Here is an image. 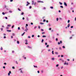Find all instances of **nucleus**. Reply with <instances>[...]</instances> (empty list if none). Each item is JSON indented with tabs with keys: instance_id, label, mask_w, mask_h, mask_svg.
I'll return each mask as SVG.
<instances>
[{
	"instance_id": "obj_23",
	"label": "nucleus",
	"mask_w": 76,
	"mask_h": 76,
	"mask_svg": "<svg viewBox=\"0 0 76 76\" xmlns=\"http://www.w3.org/2000/svg\"><path fill=\"white\" fill-rule=\"evenodd\" d=\"M27 3L28 4H30V3H29V2H28V1H27Z\"/></svg>"
},
{
	"instance_id": "obj_21",
	"label": "nucleus",
	"mask_w": 76,
	"mask_h": 76,
	"mask_svg": "<svg viewBox=\"0 0 76 76\" xmlns=\"http://www.w3.org/2000/svg\"><path fill=\"white\" fill-rule=\"evenodd\" d=\"M17 44H19V41H18L17 42Z\"/></svg>"
},
{
	"instance_id": "obj_32",
	"label": "nucleus",
	"mask_w": 76,
	"mask_h": 76,
	"mask_svg": "<svg viewBox=\"0 0 76 76\" xmlns=\"http://www.w3.org/2000/svg\"><path fill=\"white\" fill-rule=\"evenodd\" d=\"M37 28V27L36 26H35L34 27V29H36V28Z\"/></svg>"
},
{
	"instance_id": "obj_57",
	"label": "nucleus",
	"mask_w": 76,
	"mask_h": 76,
	"mask_svg": "<svg viewBox=\"0 0 76 76\" xmlns=\"http://www.w3.org/2000/svg\"><path fill=\"white\" fill-rule=\"evenodd\" d=\"M10 1H11V2L13 1V0H10Z\"/></svg>"
},
{
	"instance_id": "obj_38",
	"label": "nucleus",
	"mask_w": 76,
	"mask_h": 76,
	"mask_svg": "<svg viewBox=\"0 0 76 76\" xmlns=\"http://www.w3.org/2000/svg\"><path fill=\"white\" fill-rule=\"evenodd\" d=\"M45 45H47V43L45 42Z\"/></svg>"
},
{
	"instance_id": "obj_31",
	"label": "nucleus",
	"mask_w": 76,
	"mask_h": 76,
	"mask_svg": "<svg viewBox=\"0 0 76 76\" xmlns=\"http://www.w3.org/2000/svg\"><path fill=\"white\" fill-rule=\"evenodd\" d=\"M14 28V25L12 26V28Z\"/></svg>"
},
{
	"instance_id": "obj_54",
	"label": "nucleus",
	"mask_w": 76,
	"mask_h": 76,
	"mask_svg": "<svg viewBox=\"0 0 76 76\" xmlns=\"http://www.w3.org/2000/svg\"><path fill=\"white\" fill-rule=\"evenodd\" d=\"M41 30L42 31H44V29H41Z\"/></svg>"
},
{
	"instance_id": "obj_64",
	"label": "nucleus",
	"mask_w": 76,
	"mask_h": 76,
	"mask_svg": "<svg viewBox=\"0 0 76 76\" xmlns=\"http://www.w3.org/2000/svg\"><path fill=\"white\" fill-rule=\"evenodd\" d=\"M31 25H33V23H31Z\"/></svg>"
},
{
	"instance_id": "obj_43",
	"label": "nucleus",
	"mask_w": 76,
	"mask_h": 76,
	"mask_svg": "<svg viewBox=\"0 0 76 76\" xmlns=\"http://www.w3.org/2000/svg\"><path fill=\"white\" fill-rule=\"evenodd\" d=\"M29 8L30 9H31V8H32V6H30Z\"/></svg>"
},
{
	"instance_id": "obj_46",
	"label": "nucleus",
	"mask_w": 76,
	"mask_h": 76,
	"mask_svg": "<svg viewBox=\"0 0 76 76\" xmlns=\"http://www.w3.org/2000/svg\"><path fill=\"white\" fill-rule=\"evenodd\" d=\"M37 73H39V71H37Z\"/></svg>"
},
{
	"instance_id": "obj_63",
	"label": "nucleus",
	"mask_w": 76,
	"mask_h": 76,
	"mask_svg": "<svg viewBox=\"0 0 76 76\" xmlns=\"http://www.w3.org/2000/svg\"><path fill=\"white\" fill-rule=\"evenodd\" d=\"M43 22H45V19L44 20Z\"/></svg>"
},
{
	"instance_id": "obj_39",
	"label": "nucleus",
	"mask_w": 76,
	"mask_h": 76,
	"mask_svg": "<svg viewBox=\"0 0 76 76\" xmlns=\"http://www.w3.org/2000/svg\"><path fill=\"white\" fill-rule=\"evenodd\" d=\"M28 38H31V37H30V36H28Z\"/></svg>"
},
{
	"instance_id": "obj_4",
	"label": "nucleus",
	"mask_w": 76,
	"mask_h": 76,
	"mask_svg": "<svg viewBox=\"0 0 76 76\" xmlns=\"http://www.w3.org/2000/svg\"><path fill=\"white\" fill-rule=\"evenodd\" d=\"M64 64L65 65V64H66V65H68V63H66V61H65V63H64Z\"/></svg>"
},
{
	"instance_id": "obj_53",
	"label": "nucleus",
	"mask_w": 76,
	"mask_h": 76,
	"mask_svg": "<svg viewBox=\"0 0 76 76\" xmlns=\"http://www.w3.org/2000/svg\"><path fill=\"white\" fill-rule=\"evenodd\" d=\"M5 66H3V69H5Z\"/></svg>"
},
{
	"instance_id": "obj_41",
	"label": "nucleus",
	"mask_w": 76,
	"mask_h": 76,
	"mask_svg": "<svg viewBox=\"0 0 76 76\" xmlns=\"http://www.w3.org/2000/svg\"><path fill=\"white\" fill-rule=\"evenodd\" d=\"M32 37H34V35H32Z\"/></svg>"
},
{
	"instance_id": "obj_27",
	"label": "nucleus",
	"mask_w": 76,
	"mask_h": 76,
	"mask_svg": "<svg viewBox=\"0 0 76 76\" xmlns=\"http://www.w3.org/2000/svg\"><path fill=\"white\" fill-rule=\"evenodd\" d=\"M52 53L53 54H54V51H52Z\"/></svg>"
},
{
	"instance_id": "obj_19",
	"label": "nucleus",
	"mask_w": 76,
	"mask_h": 76,
	"mask_svg": "<svg viewBox=\"0 0 76 76\" xmlns=\"http://www.w3.org/2000/svg\"><path fill=\"white\" fill-rule=\"evenodd\" d=\"M12 34L13 36H15V34L14 33H12Z\"/></svg>"
},
{
	"instance_id": "obj_3",
	"label": "nucleus",
	"mask_w": 76,
	"mask_h": 76,
	"mask_svg": "<svg viewBox=\"0 0 76 76\" xmlns=\"http://www.w3.org/2000/svg\"><path fill=\"white\" fill-rule=\"evenodd\" d=\"M64 6H67V4L66 2H64Z\"/></svg>"
},
{
	"instance_id": "obj_25",
	"label": "nucleus",
	"mask_w": 76,
	"mask_h": 76,
	"mask_svg": "<svg viewBox=\"0 0 76 76\" xmlns=\"http://www.w3.org/2000/svg\"><path fill=\"white\" fill-rule=\"evenodd\" d=\"M58 66H59V65L58 64L56 65V67H58Z\"/></svg>"
},
{
	"instance_id": "obj_56",
	"label": "nucleus",
	"mask_w": 76,
	"mask_h": 76,
	"mask_svg": "<svg viewBox=\"0 0 76 76\" xmlns=\"http://www.w3.org/2000/svg\"><path fill=\"white\" fill-rule=\"evenodd\" d=\"M9 73H10V74H11V71H10Z\"/></svg>"
},
{
	"instance_id": "obj_33",
	"label": "nucleus",
	"mask_w": 76,
	"mask_h": 76,
	"mask_svg": "<svg viewBox=\"0 0 76 76\" xmlns=\"http://www.w3.org/2000/svg\"><path fill=\"white\" fill-rule=\"evenodd\" d=\"M56 20H57V21H58V18H56Z\"/></svg>"
},
{
	"instance_id": "obj_59",
	"label": "nucleus",
	"mask_w": 76,
	"mask_h": 76,
	"mask_svg": "<svg viewBox=\"0 0 76 76\" xmlns=\"http://www.w3.org/2000/svg\"><path fill=\"white\" fill-rule=\"evenodd\" d=\"M49 30H51V28H49Z\"/></svg>"
},
{
	"instance_id": "obj_5",
	"label": "nucleus",
	"mask_w": 76,
	"mask_h": 76,
	"mask_svg": "<svg viewBox=\"0 0 76 76\" xmlns=\"http://www.w3.org/2000/svg\"><path fill=\"white\" fill-rule=\"evenodd\" d=\"M20 15H24V13L23 12H22Z\"/></svg>"
},
{
	"instance_id": "obj_11",
	"label": "nucleus",
	"mask_w": 76,
	"mask_h": 76,
	"mask_svg": "<svg viewBox=\"0 0 76 76\" xmlns=\"http://www.w3.org/2000/svg\"><path fill=\"white\" fill-rule=\"evenodd\" d=\"M28 28H27L26 29H25V31H26V32H27V31H28Z\"/></svg>"
},
{
	"instance_id": "obj_58",
	"label": "nucleus",
	"mask_w": 76,
	"mask_h": 76,
	"mask_svg": "<svg viewBox=\"0 0 76 76\" xmlns=\"http://www.w3.org/2000/svg\"><path fill=\"white\" fill-rule=\"evenodd\" d=\"M5 19H7V17H5Z\"/></svg>"
},
{
	"instance_id": "obj_51",
	"label": "nucleus",
	"mask_w": 76,
	"mask_h": 76,
	"mask_svg": "<svg viewBox=\"0 0 76 76\" xmlns=\"http://www.w3.org/2000/svg\"><path fill=\"white\" fill-rule=\"evenodd\" d=\"M73 28V26H71V28Z\"/></svg>"
},
{
	"instance_id": "obj_9",
	"label": "nucleus",
	"mask_w": 76,
	"mask_h": 76,
	"mask_svg": "<svg viewBox=\"0 0 76 76\" xmlns=\"http://www.w3.org/2000/svg\"><path fill=\"white\" fill-rule=\"evenodd\" d=\"M28 48L31 49V47L28 46Z\"/></svg>"
},
{
	"instance_id": "obj_1",
	"label": "nucleus",
	"mask_w": 76,
	"mask_h": 76,
	"mask_svg": "<svg viewBox=\"0 0 76 76\" xmlns=\"http://www.w3.org/2000/svg\"><path fill=\"white\" fill-rule=\"evenodd\" d=\"M32 4L34 5V6H35L36 5V2H34V1H32Z\"/></svg>"
},
{
	"instance_id": "obj_7",
	"label": "nucleus",
	"mask_w": 76,
	"mask_h": 76,
	"mask_svg": "<svg viewBox=\"0 0 76 76\" xmlns=\"http://www.w3.org/2000/svg\"><path fill=\"white\" fill-rule=\"evenodd\" d=\"M25 34V32H24L23 34H22V36H23L24 34Z\"/></svg>"
},
{
	"instance_id": "obj_47",
	"label": "nucleus",
	"mask_w": 76,
	"mask_h": 76,
	"mask_svg": "<svg viewBox=\"0 0 76 76\" xmlns=\"http://www.w3.org/2000/svg\"><path fill=\"white\" fill-rule=\"evenodd\" d=\"M3 28H1V31H3Z\"/></svg>"
},
{
	"instance_id": "obj_16",
	"label": "nucleus",
	"mask_w": 76,
	"mask_h": 76,
	"mask_svg": "<svg viewBox=\"0 0 76 76\" xmlns=\"http://www.w3.org/2000/svg\"><path fill=\"white\" fill-rule=\"evenodd\" d=\"M34 67H36L37 68V67H37V66H35V65H34Z\"/></svg>"
},
{
	"instance_id": "obj_37",
	"label": "nucleus",
	"mask_w": 76,
	"mask_h": 76,
	"mask_svg": "<svg viewBox=\"0 0 76 76\" xmlns=\"http://www.w3.org/2000/svg\"><path fill=\"white\" fill-rule=\"evenodd\" d=\"M18 30H20V27H18Z\"/></svg>"
},
{
	"instance_id": "obj_29",
	"label": "nucleus",
	"mask_w": 76,
	"mask_h": 76,
	"mask_svg": "<svg viewBox=\"0 0 76 76\" xmlns=\"http://www.w3.org/2000/svg\"><path fill=\"white\" fill-rule=\"evenodd\" d=\"M50 8H51V9H53V7H50Z\"/></svg>"
},
{
	"instance_id": "obj_36",
	"label": "nucleus",
	"mask_w": 76,
	"mask_h": 76,
	"mask_svg": "<svg viewBox=\"0 0 76 76\" xmlns=\"http://www.w3.org/2000/svg\"><path fill=\"white\" fill-rule=\"evenodd\" d=\"M58 45H60V42H58Z\"/></svg>"
},
{
	"instance_id": "obj_28",
	"label": "nucleus",
	"mask_w": 76,
	"mask_h": 76,
	"mask_svg": "<svg viewBox=\"0 0 76 76\" xmlns=\"http://www.w3.org/2000/svg\"><path fill=\"white\" fill-rule=\"evenodd\" d=\"M55 53L56 54H58V52H55Z\"/></svg>"
},
{
	"instance_id": "obj_60",
	"label": "nucleus",
	"mask_w": 76,
	"mask_h": 76,
	"mask_svg": "<svg viewBox=\"0 0 76 76\" xmlns=\"http://www.w3.org/2000/svg\"><path fill=\"white\" fill-rule=\"evenodd\" d=\"M12 69H15V67L13 66V67H12Z\"/></svg>"
},
{
	"instance_id": "obj_22",
	"label": "nucleus",
	"mask_w": 76,
	"mask_h": 76,
	"mask_svg": "<svg viewBox=\"0 0 76 76\" xmlns=\"http://www.w3.org/2000/svg\"><path fill=\"white\" fill-rule=\"evenodd\" d=\"M9 12H10V13H12V11H9Z\"/></svg>"
},
{
	"instance_id": "obj_40",
	"label": "nucleus",
	"mask_w": 76,
	"mask_h": 76,
	"mask_svg": "<svg viewBox=\"0 0 76 76\" xmlns=\"http://www.w3.org/2000/svg\"><path fill=\"white\" fill-rule=\"evenodd\" d=\"M52 60H54V58H52Z\"/></svg>"
},
{
	"instance_id": "obj_35",
	"label": "nucleus",
	"mask_w": 76,
	"mask_h": 76,
	"mask_svg": "<svg viewBox=\"0 0 76 76\" xmlns=\"http://www.w3.org/2000/svg\"><path fill=\"white\" fill-rule=\"evenodd\" d=\"M72 37H70V38H69V39H72Z\"/></svg>"
},
{
	"instance_id": "obj_61",
	"label": "nucleus",
	"mask_w": 76,
	"mask_h": 76,
	"mask_svg": "<svg viewBox=\"0 0 76 76\" xmlns=\"http://www.w3.org/2000/svg\"><path fill=\"white\" fill-rule=\"evenodd\" d=\"M46 9V8L45 7H44L43 8V9Z\"/></svg>"
},
{
	"instance_id": "obj_48",
	"label": "nucleus",
	"mask_w": 76,
	"mask_h": 76,
	"mask_svg": "<svg viewBox=\"0 0 76 76\" xmlns=\"http://www.w3.org/2000/svg\"><path fill=\"white\" fill-rule=\"evenodd\" d=\"M25 41H26V42H28V40L27 39Z\"/></svg>"
},
{
	"instance_id": "obj_50",
	"label": "nucleus",
	"mask_w": 76,
	"mask_h": 76,
	"mask_svg": "<svg viewBox=\"0 0 76 76\" xmlns=\"http://www.w3.org/2000/svg\"><path fill=\"white\" fill-rule=\"evenodd\" d=\"M10 73H8V76H10Z\"/></svg>"
},
{
	"instance_id": "obj_17",
	"label": "nucleus",
	"mask_w": 76,
	"mask_h": 76,
	"mask_svg": "<svg viewBox=\"0 0 76 76\" xmlns=\"http://www.w3.org/2000/svg\"><path fill=\"white\" fill-rule=\"evenodd\" d=\"M44 42V39H42V42Z\"/></svg>"
},
{
	"instance_id": "obj_14",
	"label": "nucleus",
	"mask_w": 76,
	"mask_h": 76,
	"mask_svg": "<svg viewBox=\"0 0 76 76\" xmlns=\"http://www.w3.org/2000/svg\"><path fill=\"white\" fill-rule=\"evenodd\" d=\"M2 13L3 15H5V13H4V12H3Z\"/></svg>"
},
{
	"instance_id": "obj_18",
	"label": "nucleus",
	"mask_w": 76,
	"mask_h": 76,
	"mask_svg": "<svg viewBox=\"0 0 76 76\" xmlns=\"http://www.w3.org/2000/svg\"><path fill=\"white\" fill-rule=\"evenodd\" d=\"M40 24H41L42 25H43V24H44V23H40Z\"/></svg>"
},
{
	"instance_id": "obj_20",
	"label": "nucleus",
	"mask_w": 76,
	"mask_h": 76,
	"mask_svg": "<svg viewBox=\"0 0 76 76\" xmlns=\"http://www.w3.org/2000/svg\"><path fill=\"white\" fill-rule=\"evenodd\" d=\"M62 41L61 40L60 41V43L61 44L62 43Z\"/></svg>"
},
{
	"instance_id": "obj_42",
	"label": "nucleus",
	"mask_w": 76,
	"mask_h": 76,
	"mask_svg": "<svg viewBox=\"0 0 76 76\" xmlns=\"http://www.w3.org/2000/svg\"><path fill=\"white\" fill-rule=\"evenodd\" d=\"M6 28L7 29H9V27H7Z\"/></svg>"
},
{
	"instance_id": "obj_30",
	"label": "nucleus",
	"mask_w": 76,
	"mask_h": 76,
	"mask_svg": "<svg viewBox=\"0 0 76 76\" xmlns=\"http://www.w3.org/2000/svg\"><path fill=\"white\" fill-rule=\"evenodd\" d=\"M69 22H70V20H68V23H69Z\"/></svg>"
},
{
	"instance_id": "obj_45",
	"label": "nucleus",
	"mask_w": 76,
	"mask_h": 76,
	"mask_svg": "<svg viewBox=\"0 0 76 76\" xmlns=\"http://www.w3.org/2000/svg\"><path fill=\"white\" fill-rule=\"evenodd\" d=\"M60 7H61V8H63V6H61Z\"/></svg>"
},
{
	"instance_id": "obj_49",
	"label": "nucleus",
	"mask_w": 76,
	"mask_h": 76,
	"mask_svg": "<svg viewBox=\"0 0 76 76\" xmlns=\"http://www.w3.org/2000/svg\"><path fill=\"white\" fill-rule=\"evenodd\" d=\"M26 26H28V25L27 24H26Z\"/></svg>"
},
{
	"instance_id": "obj_55",
	"label": "nucleus",
	"mask_w": 76,
	"mask_h": 76,
	"mask_svg": "<svg viewBox=\"0 0 76 76\" xmlns=\"http://www.w3.org/2000/svg\"><path fill=\"white\" fill-rule=\"evenodd\" d=\"M28 44V43L27 42H26L25 43V44H26V45H27V44Z\"/></svg>"
},
{
	"instance_id": "obj_24",
	"label": "nucleus",
	"mask_w": 76,
	"mask_h": 76,
	"mask_svg": "<svg viewBox=\"0 0 76 76\" xmlns=\"http://www.w3.org/2000/svg\"><path fill=\"white\" fill-rule=\"evenodd\" d=\"M8 26H11V25H7Z\"/></svg>"
},
{
	"instance_id": "obj_62",
	"label": "nucleus",
	"mask_w": 76,
	"mask_h": 76,
	"mask_svg": "<svg viewBox=\"0 0 76 76\" xmlns=\"http://www.w3.org/2000/svg\"><path fill=\"white\" fill-rule=\"evenodd\" d=\"M4 64H5V65H6V63H4Z\"/></svg>"
},
{
	"instance_id": "obj_15",
	"label": "nucleus",
	"mask_w": 76,
	"mask_h": 76,
	"mask_svg": "<svg viewBox=\"0 0 76 76\" xmlns=\"http://www.w3.org/2000/svg\"><path fill=\"white\" fill-rule=\"evenodd\" d=\"M49 47V45H47V46H46V47H47V48H48V47Z\"/></svg>"
},
{
	"instance_id": "obj_10",
	"label": "nucleus",
	"mask_w": 76,
	"mask_h": 76,
	"mask_svg": "<svg viewBox=\"0 0 76 76\" xmlns=\"http://www.w3.org/2000/svg\"><path fill=\"white\" fill-rule=\"evenodd\" d=\"M7 32H11V30H7Z\"/></svg>"
},
{
	"instance_id": "obj_12",
	"label": "nucleus",
	"mask_w": 76,
	"mask_h": 76,
	"mask_svg": "<svg viewBox=\"0 0 76 76\" xmlns=\"http://www.w3.org/2000/svg\"><path fill=\"white\" fill-rule=\"evenodd\" d=\"M42 37H43V38H44V37H46V36H44V35H43L42 36Z\"/></svg>"
},
{
	"instance_id": "obj_44",
	"label": "nucleus",
	"mask_w": 76,
	"mask_h": 76,
	"mask_svg": "<svg viewBox=\"0 0 76 76\" xmlns=\"http://www.w3.org/2000/svg\"><path fill=\"white\" fill-rule=\"evenodd\" d=\"M63 48H65V46H63Z\"/></svg>"
},
{
	"instance_id": "obj_26",
	"label": "nucleus",
	"mask_w": 76,
	"mask_h": 76,
	"mask_svg": "<svg viewBox=\"0 0 76 76\" xmlns=\"http://www.w3.org/2000/svg\"><path fill=\"white\" fill-rule=\"evenodd\" d=\"M42 34H45V32H43L42 33Z\"/></svg>"
},
{
	"instance_id": "obj_8",
	"label": "nucleus",
	"mask_w": 76,
	"mask_h": 76,
	"mask_svg": "<svg viewBox=\"0 0 76 76\" xmlns=\"http://www.w3.org/2000/svg\"><path fill=\"white\" fill-rule=\"evenodd\" d=\"M59 3H60V4H61V5H62V4H63V3H62L59 2Z\"/></svg>"
},
{
	"instance_id": "obj_34",
	"label": "nucleus",
	"mask_w": 76,
	"mask_h": 76,
	"mask_svg": "<svg viewBox=\"0 0 76 76\" xmlns=\"http://www.w3.org/2000/svg\"><path fill=\"white\" fill-rule=\"evenodd\" d=\"M56 41H58V39L57 38H56Z\"/></svg>"
},
{
	"instance_id": "obj_52",
	"label": "nucleus",
	"mask_w": 76,
	"mask_h": 76,
	"mask_svg": "<svg viewBox=\"0 0 76 76\" xmlns=\"http://www.w3.org/2000/svg\"><path fill=\"white\" fill-rule=\"evenodd\" d=\"M59 50H61V47H59Z\"/></svg>"
},
{
	"instance_id": "obj_13",
	"label": "nucleus",
	"mask_w": 76,
	"mask_h": 76,
	"mask_svg": "<svg viewBox=\"0 0 76 76\" xmlns=\"http://www.w3.org/2000/svg\"><path fill=\"white\" fill-rule=\"evenodd\" d=\"M18 10L19 11H21V10L19 8H18Z\"/></svg>"
},
{
	"instance_id": "obj_2",
	"label": "nucleus",
	"mask_w": 76,
	"mask_h": 76,
	"mask_svg": "<svg viewBox=\"0 0 76 76\" xmlns=\"http://www.w3.org/2000/svg\"><path fill=\"white\" fill-rule=\"evenodd\" d=\"M37 2H38V3H44V2L42 1H37Z\"/></svg>"
},
{
	"instance_id": "obj_6",
	"label": "nucleus",
	"mask_w": 76,
	"mask_h": 76,
	"mask_svg": "<svg viewBox=\"0 0 76 76\" xmlns=\"http://www.w3.org/2000/svg\"><path fill=\"white\" fill-rule=\"evenodd\" d=\"M68 28H69L70 27V24H68V25L67 26Z\"/></svg>"
}]
</instances>
